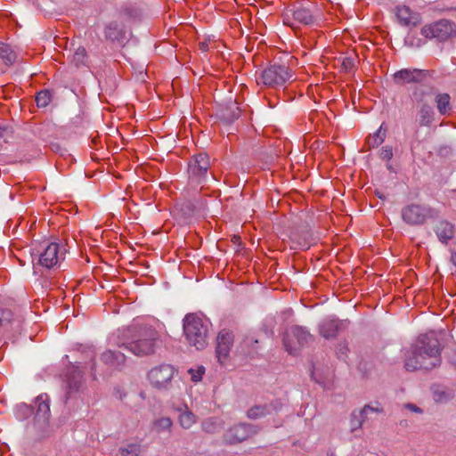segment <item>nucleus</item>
<instances>
[{"instance_id":"2eb2a0df","label":"nucleus","mask_w":456,"mask_h":456,"mask_svg":"<svg viewBox=\"0 0 456 456\" xmlns=\"http://www.w3.org/2000/svg\"><path fill=\"white\" fill-rule=\"evenodd\" d=\"M233 343V335L231 331L223 330L218 333L216 338V356L218 361L223 363V362L228 356L231 347Z\"/></svg>"},{"instance_id":"a19ab883","label":"nucleus","mask_w":456,"mask_h":456,"mask_svg":"<svg viewBox=\"0 0 456 456\" xmlns=\"http://www.w3.org/2000/svg\"><path fill=\"white\" fill-rule=\"evenodd\" d=\"M4 130H5L4 128H3V127H1V126H0V135H3V132H4Z\"/></svg>"},{"instance_id":"4be33fe9","label":"nucleus","mask_w":456,"mask_h":456,"mask_svg":"<svg viewBox=\"0 0 456 456\" xmlns=\"http://www.w3.org/2000/svg\"><path fill=\"white\" fill-rule=\"evenodd\" d=\"M396 17L399 22L403 26H416L419 22L418 13L413 12L408 6H397Z\"/></svg>"},{"instance_id":"f03ea898","label":"nucleus","mask_w":456,"mask_h":456,"mask_svg":"<svg viewBox=\"0 0 456 456\" xmlns=\"http://www.w3.org/2000/svg\"><path fill=\"white\" fill-rule=\"evenodd\" d=\"M159 333L152 327L147 325L134 326L119 338L116 345L128 350L137 356H145L155 352Z\"/></svg>"},{"instance_id":"ddd939ff","label":"nucleus","mask_w":456,"mask_h":456,"mask_svg":"<svg viewBox=\"0 0 456 456\" xmlns=\"http://www.w3.org/2000/svg\"><path fill=\"white\" fill-rule=\"evenodd\" d=\"M210 167L209 157L207 153L194 155L188 166L189 176L197 182H201Z\"/></svg>"},{"instance_id":"58836bf2","label":"nucleus","mask_w":456,"mask_h":456,"mask_svg":"<svg viewBox=\"0 0 456 456\" xmlns=\"http://www.w3.org/2000/svg\"><path fill=\"white\" fill-rule=\"evenodd\" d=\"M354 66V60L351 58H344L342 61V68L346 71L351 70Z\"/></svg>"},{"instance_id":"ea45409f","label":"nucleus","mask_w":456,"mask_h":456,"mask_svg":"<svg viewBox=\"0 0 456 456\" xmlns=\"http://www.w3.org/2000/svg\"><path fill=\"white\" fill-rule=\"evenodd\" d=\"M405 407L413 412L422 413L423 411L419 407L412 403H408L405 405Z\"/></svg>"},{"instance_id":"5701e85b","label":"nucleus","mask_w":456,"mask_h":456,"mask_svg":"<svg viewBox=\"0 0 456 456\" xmlns=\"http://www.w3.org/2000/svg\"><path fill=\"white\" fill-rule=\"evenodd\" d=\"M101 361L111 368H119L126 362V355L114 350H107L101 355Z\"/></svg>"},{"instance_id":"72a5a7b5","label":"nucleus","mask_w":456,"mask_h":456,"mask_svg":"<svg viewBox=\"0 0 456 456\" xmlns=\"http://www.w3.org/2000/svg\"><path fill=\"white\" fill-rule=\"evenodd\" d=\"M37 105L38 107H45L51 102V94L47 90H42L36 96Z\"/></svg>"},{"instance_id":"6e6552de","label":"nucleus","mask_w":456,"mask_h":456,"mask_svg":"<svg viewBox=\"0 0 456 456\" xmlns=\"http://www.w3.org/2000/svg\"><path fill=\"white\" fill-rule=\"evenodd\" d=\"M313 341V336L302 326H291L284 334L283 345L290 354H297L305 345Z\"/></svg>"},{"instance_id":"c85d7f7f","label":"nucleus","mask_w":456,"mask_h":456,"mask_svg":"<svg viewBox=\"0 0 456 456\" xmlns=\"http://www.w3.org/2000/svg\"><path fill=\"white\" fill-rule=\"evenodd\" d=\"M0 58L6 66H11L16 61V54L11 49L10 45L0 43Z\"/></svg>"},{"instance_id":"4468645a","label":"nucleus","mask_w":456,"mask_h":456,"mask_svg":"<svg viewBox=\"0 0 456 456\" xmlns=\"http://www.w3.org/2000/svg\"><path fill=\"white\" fill-rule=\"evenodd\" d=\"M427 77L428 70L420 69H402L393 75L394 83L397 86L421 83Z\"/></svg>"},{"instance_id":"9d476101","label":"nucleus","mask_w":456,"mask_h":456,"mask_svg":"<svg viewBox=\"0 0 456 456\" xmlns=\"http://www.w3.org/2000/svg\"><path fill=\"white\" fill-rule=\"evenodd\" d=\"M66 249L56 242H51L47 245H42L41 251L37 255L38 265L46 269H52L59 266L61 260L64 259Z\"/></svg>"},{"instance_id":"4c0bfd02","label":"nucleus","mask_w":456,"mask_h":456,"mask_svg":"<svg viewBox=\"0 0 456 456\" xmlns=\"http://www.w3.org/2000/svg\"><path fill=\"white\" fill-rule=\"evenodd\" d=\"M12 317V313L9 310L0 309V327L8 324Z\"/></svg>"},{"instance_id":"423d86ee","label":"nucleus","mask_w":456,"mask_h":456,"mask_svg":"<svg viewBox=\"0 0 456 456\" xmlns=\"http://www.w3.org/2000/svg\"><path fill=\"white\" fill-rule=\"evenodd\" d=\"M431 92L417 87L412 92V98L417 107L416 122L419 126L429 127L436 120V111L433 106L426 100Z\"/></svg>"},{"instance_id":"bb28decb","label":"nucleus","mask_w":456,"mask_h":456,"mask_svg":"<svg viewBox=\"0 0 456 456\" xmlns=\"http://www.w3.org/2000/svg\"><path fill=\"white\" fill-rule=\"evenodd\" d=\"M386 136L387 129L382 124L377 131H375L372 134H370L366 140V144L369 148H377L385 141Z\"/></svg>"},{"instance_id":"39448f33","label":"nucleus","mask_w":456,"mask_h":456,"mask_svg":"<svg viewBox=\"0 0 456 456\" xmlns=\"http://www.w3.org/2000/svg\"><path fill=\"white\" fill-rule=\"evenodd\" d=\"M292 80L293 73L288 65L273 62L262 70L257 83L272 88H279Z\"/></svg>"},{"instance_id":"a211bd4d","label":"nucleus","mask_w":456,"mask_h":456,"mask_svg":"<svg viewBox=\"0 0 456 456\" xmlns=\"http://www.w3.org/2000/svg\"><path fill=\"white\" fill-rule=\"evenodd\" d=\"M381 409L371 407L366 404L359 411H354L350 416V429L354 432L360 429L363 422L368 419L369 415L373 412H381Z\"/></svg>"},{"instance_id":"7ed1b4c3","label":"nucleus","mask_w":456,"mask_h":456,"mask_svg":"<svg viewBox=\"0 0 456 456\" xmlns=\"http://www.w3.org/2000/svg\"><path fill=\"white\" fill-rule=\"evenodd\" d=\"M183 332L191 346L198 350L207 346L208 326L196 314H188L183 319Z\"/></svg>"},{"instance_id":"393cba45","label":"nucleus","mask_w":456,"mask_h":456,"mask_svg":"<svg viewBox=\"0 0 456 456\" xmlns=\"http://www.w3.org/2000/svg\"><path fill=\"white\" fill-rule=\"evenodd\" d=\"M292 16L294 20L300 24L310 25L314 22V17L312 11L305 6L297 7L293 11Z\"/></svg>"},{"instance_id":"c9c22d12","label":"nucleus","mask_w":456,"mask_h":456,"mask_svg":"<svg viewBox=\"0 0 456 456\" xmlns=\"http://www.w3.org/2000/svg\"><path fill=\"white\" fill-rule=\"evenodd\" d=\"M239 117H240L239 107H234L232 110H227L223 114V118L226 120V122H229V123L233 122Z\"/></svg>"},{"instance_id":"f3484780","label":"nucleus","mask_w":456,"mask_h":456,"mask_svg":"<svg viewBox=\"0 0 456 456\" xmlns=\"http://www.w3.org/2000/svg\"><path fill=\"white\" fill-rule=\"evenodd\" d=\"M104 36L107 40L123 45L126 40V31L122 24L111 21L105 26Z\"/></svg>"},{"instance_id":"f8f14e48","label":"nucleus","mask_w":456,"mask_h":456,"mask_svg":"<svg viewBox=\"0 0 456 456\" xmlns=\"http://www.w3.org/2000/svg\"><path fill=\"white\" fill-rule=\"evenodd\" d=\"M257 432V427L251 424L241 423L229 428L224 434V438L227 444H234L245 441Z\"/></svg>"},{"instance_id":"e433bc0d","label":"nucleus","mask_w":456,"mask_h":456,"mask_svg":"<svg viewBox=\"0 0 456 456\" xmlns=\"http://www.w3.org/2000/svg\"><path fill=\"white\" fill-rule=\"evenodd\" d=\"M379 158L383 160H390L393 158V150L391 146H384L379 151Z\"/></svg>"},{"instance_id":"6ab92c4d","label":"nucleus","mask_w":456,"mask_h":456,"mask_svg":"<svg viewBox=\"0 0 456 456\" xmlns=\"http://www.w3.org/2000/svg\"><path fill=\"white\" fill-rule=\"evenodd\" d=\"M434 102L441 116H449L453 110L452 97L448 93H434Z\"/></svg>"},{"instance_id":"0eeeda50","label":"nucleus","mask_w":456,"mask_h":456,"mask_svg":"<svg viewBox=\"0 0 456 456\" xmlns=\"http://www.w3.org/2000/svg\"><path fill=\"white\" fill-rule=\"evenodd\" d=\"M420 33L426 38L444 42L456 36V23L450 20L441 19L423 26Z\"/></svg>"},{"instance_id":"7c9ffc66","label":"nucleus","mask_w":456,"mask_h":456,"mask_svg":"<svg viewBox=\"0 0 456 456\" xmlns=\"http://www.w3.org/2000/svg\"><path fill=\"white\" fill-rule=\"evenodd\" d=\"M121 456H141L142 446L139 444H128L119 449Z\"/></svg>"},{"instance_id":"f704fd0d","label":"nucleus","mask_w":456,"mask_h":456,"mask_svg":"<svg viewBox=\"0 0 456 456\" xmlns=\"http://www.w3.org/2000/svg\"><path fill=\"white\" fill-rule=\"evenodd\" d=\"M188 373L191 376V380L196 383L202 379L205 373V368L203 366H199L197 369H190L188 370Z\"/></svg>"},{"instance_id":"a878e982","label":"nucleus","mask_w":456,"mask_h":456,"mask_svg":"<svg viewBox=\"0 0 456 456\" xmlns=\"http://www.w3.org/2000/svg\"><path fill=\"white\" fill-rule=\"evenodd\" d=\"M173 420L169 417H159L155 419L151 423V430L157 434L164 432H171Z\"/></svg>"},{"instance_id":"9b49d317","label":"nucleus","mask_w":456,"mask_h":456,"mask_svg":"<svg viewBox=\"0 0 456 456\" xmlns=\"http://www.w3.org/2000/svg\"><path fill=\"white\" fill-rule=\"evenodd\" d=\"M175 373V368L170 364H160L148 372V379L157 389H169Z\"/></svg>"},{"instance_id":"20e7f679","label":"nucleus","mask_w":456,"mask_h":456,"mask_svg":"<svg viewBox=\"0 0 456 456\" xmlns=\"http://www.w3.org/2000/svg\"><path fill=\"white\" fill-rule=\"evenodd\" d=\"M34 420L32 428L38 438L50 435V397L47 394H41L34 400Z\"/></svg>"},{"instance_id":"dca6fc26","label":"nucleus","mask_w":456,"mask_h":456,"mask_svg":"<svg viewBox=\"0 0 456 456\" xmlns=\"http://www.w3.org/2000/svg\"><path fill=\"white\" fill-rule=\"evenodd\" d=\"M343 322L333 317L324 319L319 324V333L326 339L335 338L341 330Z\"/></svg>"},{"instance_id":"2f4dec72","label":"nucleus","mask_w":456,"mask_h":456,"mask_svg":"<svg viewBox=\"0 0 456 456\" xmlns=\"http://www.w3.org/2000/svg\"><path fill=\"white\" fill-rule=\"evenodd\" d=\"M202 428L207 433L215 434L221 429V424L218 419L210 418L202 422Z\"/></svg>"},{"instance_id":"1a4fd4ad","label":"nucleus","mask_w":456,"mask_h":456,"mask_svg":"<svg viewBox=\"0 0 456 456\" xmlns=\"http://www.w3.org/2000/svg\"><path fill=\"white\" fill-rule=\"evenodd\" d=\"M436 216L437 212L426 205L410 204L402 209V218L410 225H420Z\"/></svg>"},{"instance_id":"aec40b11","label":"nucleus","mask_w":456,"mask_h":456,"mask_svg":"<svg viewBox=\"0 0 456 456\" xmlns=\"http://www.w3.org/2000/svg\"><path fill=\"white\" fill-rule=\"evenodd\" d=\"M174 410L178 413L177 421L183 429L191 428L197 422L198 417L186 404L175 407Z\"/></svg>"},{"instance_id":"f257e3e1","label":"nucleus","mask_w":456,"mask_h":456,"mask_svg":"<svg viewBox=\"0 0 456 456\" xmlns=\"http://www.w3.org/2000/svg\"><path fill=\"white\" fill-rule=\"evenodd\" d=\"M442 346L434 332L421 334L405 354L404 367L408 371L432 370L441 364Z\"/></svg>"},{"instance_id":"c756f323","label":"nucleus","mask_w":456,"mask_h":456,"mask_svg":"<svg viewBox=\"0 0 456 456\" xmlns=\"http://www.w3.org/2000/svg\"><path fill=\"white\" fill-rule=\"evenodd\" d=\"M34 413V408L26 403H20L15 408L16 418L20 420L27 419Z\"/></svg>"},{"instance_id":"cd10ccee","label":"nucleus","mask_w":456,"mask_h":456,"mask_svg":"<svg viewBox=\"0 0 456 456\" xmlns=\"http://www.w3.org/2000/svg\"><path fill=\"white\" fill-rule=\"evenodd\" d=\"M82 377L83 375L80 370H75V374L69 377L67 398L70 397L73 393L78 391L82 385Z\"/></svg>"},{"instance_id":"b1692460","label":"nucleus","mask_w":456,"mask_h":456,"mask_svg":"<svg viewBox=\"0 0 456 456\" xmlns=\"http://www.w3.org/2000/svg\"><path fill=\"white\" fill-rule=\"evenodd\" d=\"M435 232L443 243H447L453 237L454 229L452 224L447 221H440L435 228Z\"/></svg>"},{"instance_id":"412c9836","label":"nucleus","mask_w":456,"mask_h":456,"mask_svg":"<svg viewBox=\"0 0 456 456\" xmlns=\"http://www.w3.org/2000/svg\"><path fill=\"white\" fill-rule=\"evenodd\" d=\"M281 407V403L278 401L269 404L255 405L248 409L247 416L249 419H256L277 411Z\"/></svg>"},{"instance_id":"473e14b6","label":"nucleus","mask_w":456,"mask_h":456,"mask_svg":"<svg viewBox=\"0 0 456 456\" xmlns=\"http://www.w3.org/2000/svg\"><path fill=\"white\" fill-rule=\"evenodd\" d=\"M87 61L86 51L84 47H78L73 54L72 62L77 66L86 65Z\"/></svg>"}]
</instances>
